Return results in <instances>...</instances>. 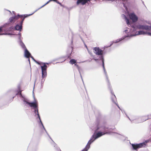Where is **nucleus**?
Listing matches in <instances>:
<instances>
[{"instance_id": "f257e3e1", "label": "nucleus", "mask_w": 151, "mask_h": 151, "mask_svg": "<svg viewBox=\"0 0 151 151\" xmlns=\"http://www.w3.org/2000/svg\"><path fill=\"white\" fill-rule=\"evenodd\" d=\"M132 30V29H131L129 28H127L125 30L124 33L123 32V34L125 33L127 34L126 35L124 36L125 37H127L133 36L135 35H151V33L150 32L142 30L136 32L135 35H133L131 33H132V32L134 31H133V29H132L133 30Z\"/></svg>"}, {"instance_id": "f03ea898", "label": "nucleus", "mask_w": 151, "mask_h": 151, "mask_svg": "<svg viewBox=\"0 0 151 151\" xmlns=\"http://www.w3.org/2000/svg\"><path fill=\"white\" fill-rule=\"evenodd\" d=\"M102 132H98L96 134H94L92 136L90 139L88 141V142H90L91 144L96 139L107 133V132H106V131H107L106 129L108 128L105 127H102Z\"/></svg>"}, {"instance_id": "7ed1b4c3", "label": "nucleus", "mask_w": 151, "mask_h": 151, "mask_svg": "<svg viewBox=\"0 0 151 151\" xmlns=\"http://www.w3.org/2000/svg\"><path fill=\"white\" fill-rule=\"evenodd\" d=\"M132 27L134 32L136 31L137 28L139 29H145L147 31H150L151 30V27L147 25H138L136 28L135 26H132Z\"/></svg>"}, {"instance_id": "20e7f679", "label": "nucleus", "mask_w": 151, "mask_h": 151, "mask_svg": "<svg viewBox=\"0 0 151 151\" xmlns=\"http://www.w3.org/2000/svg\"><path fill=\"white\" fill-rule=\"evenodd\" d=\"M33 13H34L29 15L24 14V16H21V19H20L21 20L20 23V25H19L18 24H17L15 27V30H17L21 31L22 29V25L24 18L30 15H32Z\"/></svg>"}, {"instance_id": "39448f33", "label": "nucleus", "mask_w": 151, "mask_h": 151, "mask_svg": "<svg viewBox=\"0 0 151 151\" xmlns=\"http://www.w3.org/2000/svg\"><path fill=\"white\" fill-rule=\"evenodd\" d=\"M41 67L42 69V77L44 78L46 77L47 75V67L45 63H42Z\"/></svg>"}, {"instance_id": "423d86ee", "label": "nucleus", "mask_w": 151, "mask_h": 151, "mask_svg": "<svg viewBox=\"0 0 151 151\" xmlns=\"http://www.w3.org/2000/svg\"><path fill=\"white\" fill-rule=\"evenodd\" d=\"M132 146L134 150H136L137 148L145 147L146 145L145 143L142 142L136 145L132 144Z\"/></svg>"}, {"instance_id": "0eeeda50", "label": "nucleus", "mask_w": 151, "mask_h": 151, "mask_svg": "<svg viewBox=\"0 0 151 151\" xmlns=\"http://www.w3.org/2000/svg\"><path fill=\"white\" fill-rule=\"evenodd\" d=\"M129 15L130 19L133 22H135L137 21L138 19V17L134 13H131L129 14Z\"/></svg>"}, {"instance_id": "6e6552de", "label": "nucleus", "mask_w": 151, "mask_h": 151, "mask_svg": "<svg viewBox=\"0 0 151 151\" xmlns=\"http://www.w3.org/2000/svg\"><path fill=\"white\" fill-rule=\"evenodd\" d=\"M94 53L97 55H103V51L100 49L99 47H95L93 48Z\"/></svg>"}, {"instance_id": "1a4fd4ad", "label": "nucleus", "mask_w": 151, "mask_h": 151, "mask_svg": "<svg viewBox=\"0 0 151 151\" xmlns=\"http://www.w3.org/2000/svg\"><path fill=\"white\" fill-rule=\"evenodd\" d=\"M21 16H24V15H18L17 16H15L14 17H10L9 19L10 22H15L16 20L21 19Z\"/></svg>"}, {"instance_id": "9d476101", "label": "nucleus", "mask_w": 151, "mask_h": 151, "mask_svg": "<svg viewBox=\"0 0 151 151\" xmlns=\"http://www.w3.org/2000/svg\"><path fill=\"white\" fill-rule=\"evenodd\" d=\"M91 0H77L76 4L77 5L80 4L83 5L85 4L86 3H87L88 2H90Z\"/></svg>"}, {"instance_id": "9b49d317", "label": "nucleus", "mask_w": 151, "mask_h": 151, "mask_svg": "<svg viewBox=\"0 0 151 151\" xmlns=\"http://www.w3.org/2000/svg\"><path fill=\"white\" fill-rule=\"evenodd\" d=\"M24 102H26L27 104L29 105L31 107H32L33 109L36 108L38 107L37 104L36 102L30 103L25 100Z\"/></svg>"}, {"instance_id": "f8f14e48", "label": "nucleus", "mask_w": 151, "mask_h": 151, "mask_svg": "<svg viewBox=\"0 0 151 151\" xmlns=\"http://www.w3.org/2000/svg\"><path fill=\"white\" fill-rule=\"evenodd\" d=\"M24 54L25 57L27 58H29L31 55V54L26 48L25 50Z\"/></svg>"}, {"instance_id": "ddd939ff", "label": "nucleus", "mask_w": 151, "mask_h": 151, "mask_svg": "<svg viewBox=\"0 0 151 151\" xmlns=\"http://www.w3.org/2000/svg\"><path fill=\"white\" fill-rule=\"evenodd\" d=\"M111 99L112 101L113 102H114V103L116 104V105L117 104L116 103V97L114 94V93H113L112 92H111Z\"/></svg>"}, {"instance_id": "4468645a", "label": "nucleus", "mask_w": 151, "mask_h": 151, "mask_svg": "<svg viewBox=\"0 0 151 151\" xmlns=\"http://www.w3.org/2000/svg\"><path fill=\"white\" fill-rule=\"evenodd\" d=\"M90 142V141L88 142L85 148L81 151H88L90 147V145H91V143Z\"/></svg>"}, {"instance_id": "2eb2a0df", "label": "nucleus", "mask_w": 151, "mask_h": 151, "mask_svg": "<svg viewBox=\"0 0 151 151\" xmlns=\"http://www.w3.org/2000/svg\"><path fill=\"white\" fill-rule=\"evenodd\" d=\"M4 26H2L0 27V35L5 34V30L4 29Z\"/></svg>"}, {"instance_id": "dca6fc26", "label": "nucleus", "mask_w": 151, "mask_h": 151, "mask_svg": "<svg viewBox=\"0 0 151 151\" xmlns=\"http://www.w3.org/2000/svg\"><path fill=\"white\" fill-rule=\"evenodd\" d=\"M35 109V114H37L39 118L40 119V116L39 114L38 113V110L37 107L36 108L34 109Z\"/></svg>"}, {"instance_id": "f3484780", "label": "nucleus", "mask_w": 151, "mask_h": 151, "mask_svg": "<svg viewBox=\"0 0 151 151\" xmlns=\"http://www.w3.org/2000/svg\"><path fill=\"white\" fill-rule=\"evenodd\" d=\"M70 63L72 65L76 63V60L74 59H72L70 61Z\"/></svg>"}, {"instance_id": "a211bd4d", "label": "nucleus", "mask_w": 151, "mask_h": 151, "mask_svg": "<svg viewBox=\"0 0 151 151\" xmlns=\"http://www.w3.org/2000/svg\"><path fill=\"white\" fill-rule=\"evenodd\" d=\"M57 0H49L44 5L42 6L41 8H42V7L44 6H45L46 4H48L51 1H52L55 2V1H56Z\"/></svg>"}, {"instance_id": "6ab92c4d", "label": "nucleus", "mask_w": 151, "mask_h": 151, "mask_svg": "<svg viewBox=\"0 0 151 151\" xmlns=\"http://www.w3.org/2000/svg\"><path fill=\"white\" fill-rule=\"evenodd\" d=\"M19 91L18 92V93L16 94V95L19 94L20 96L21 97H22V91L20 90V88L19 87Z\"/></svg>"}, {"instance_id": "aec40b11", "label": "nucleus", "mask_w": 151, "mask_h": 151, "mask_svg": "<svg viewBox=\"0 0 151 151\" xmlns=\"http://www.w3.org/2000/svg\"><path fill=\"white\" fill-rule=\"evenodd\" d=\"M55 2L58 3V4H60L61 6H63V5L62 4L60 3L58 1H57V0L56 1H55Z\"/></svg>"}, {"instance_id": "412c9836", "label": "nucleus", "mask_w": 151, "mask_h": 151, "mask_svg": "<svg viewBox=\"0 0 151 151\" xmlns=\"http://www.w3.org/2000/svg\"><path fill=\"white\" fill-rule=\"evenodd\" d=\"M35 62L38 65H41V64L42 63H39V62H38V61H36L35 60Z\"/></svg>"}, {"instance_id": "4be33fe9", "label": "nucleus", "mask_w": 151, "mask_h": 151, "mask_svg": "<svg viewBox=\"0 0 151 151\" xmlns=\"http://www.w3.org/2000/svg\"><path fill=\"white\" fill-rule=\"evenodd\" d=\"M149 141V140H145V141L143 142L144 143H145V145H146V144Z\"/></svg>"}, {"instance_id": "5701e85b", "label": "nucleus", "mask_w": 151, "mask_h": 151, "mask_svg": "<svg viewBox=\"0 0 151 151\" xmlns=\"http://www.w3.org/2000/svg\"><path fill=\"white\" fill-rule=\"evenodd\" d=\"M99 122H100L99 120H97L96 121V123H97V125L98 126H99Z\"/></svg>"}, {"instance_id": "b1692460", "label": "nucleus", "mask_w": 151, "mask_h": 151, "mask_svg": "<svg viewBox=\"0 0 151 151\" xmlns=\"http://www.w3.org/2000/svg\"><path fill=\"white\" fill-rule=\"evenodd\" d=\"M126 22L127 24H129V20L128 19H127L126 20Z\"/></svg>"}, {"instance_id": "393cba45", "label": "nucleus", "mask_w": 151, "mask_h": 151, "mask_svg": "<svg viewBox=\"0 0 151 151\" xmlns=\"http://www.w3.org/2000/svg\"><path fill=\"white\" fill-rule=\"evenodd\" d=\"M122 40V39H118L117 40H116V42H119V41H121Z\"/></svg>"}, {"instance_id": "a878e982", "label": "nucleus", "mask_w": 151, "mask_h": 151, "mask_svg": "<svg viewBox=\"0 0 151 151\" xmlns=\"http://www.w3.org/2000/svg\"><path fill=\"white\" fill-rule=\"evenodd\" d=\"M99 129V127H97V128L96 129V131L97 132V131H98V130Z\"/></svg>"}, {"instance_id": "bb28decb", "label": "nucleus", "mask_w": 151, "mask_h": 151, "mask_svg": "<svg viewBox=\"0 0 151 151\" xmlns=\"http://www.w3.org/2000/svg\"><path fill=\"white\" fill-rule=\"evenodd\" d=\"M102 63H103V66L104 67V61L103 59H102Z\"/></svg>"}, {"instance_id": "cd10ccee", "label": "nucleus", "mask_w": 151, "mask_h": 151, "mask_svg": "<svg viewBox=\"0 0 151 151\" xmlns=\"http://www.w3.org/2000/svg\"><path fill=\"white\" fill-rule=\"evenodd\" d=\"M75 65L77 67H78V65L76 63L75 64Z\"/></svg>"}, {"instance_id": "c85d7f7f", "label": "nucleus", "mask_w": 151, "mask_h": 151, "mask_svg": "<svg viewBox=\"0 0 151 151\" xmlns=\"http://www.w3.org/2000/svg\"><path fill=\"white\" fill-rule=\"evenodd\" d=\"M30 57L31 58H32L33 60H34V59L33 57L32 56H31H31H30Z\"/></svg>"}, {"instance_id": "c756f323", "label": "nucleus", "mask_w": 151, "mask_h": 151, "mask_svg": "<svg viewBox=\"0 0 151 151\" xmlns=\"http://www.w3.org/2000/svg\"><path fill=\"white\" fill-rule=\"evenodd\" d=\"M125 18H126V19L127 17H126L125 16Z\"/></svg>"}, {"instance_id": "7c9ffc66", "label": "nucleus", "mask_w": 151, "mask_h": 151, "mask_svg": "<svg viewBox=\"0 0 151 151\" xmlns=\"http://www.w3.org/2000/svg\"><path fill=\"white\" fill-rule=\"evenodd\" d=\"M128 118H129V119L130 120V118H129V117H128Z\"/></svg>"}]
</instances>
